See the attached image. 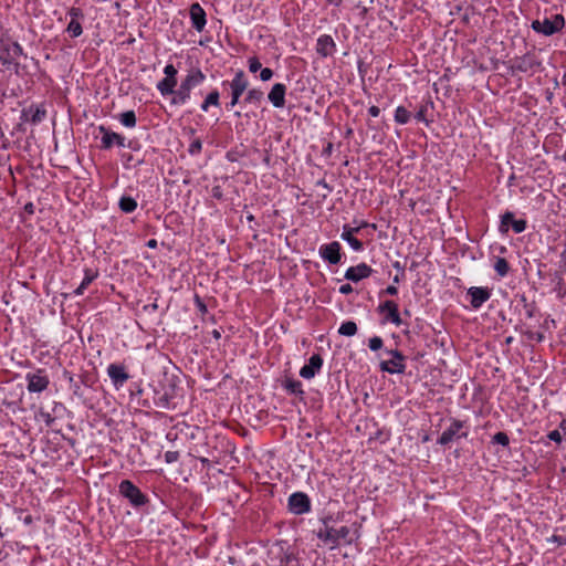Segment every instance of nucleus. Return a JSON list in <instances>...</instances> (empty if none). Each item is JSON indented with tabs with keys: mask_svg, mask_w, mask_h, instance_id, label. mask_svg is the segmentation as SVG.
Instances as JSON below:
<instances>
[{
	"mask_svg": "<svg viewBox=\"0 0 566 566\" xmlns=\"http://www.w3.org/2000/svg\"><path fill=\"white\" fill-rule=\"evenodd\" d=\"M399 281H400V280H399V276H398V275H396V276L394 277V280H392L394 284L388 285V286L386 287V290H384L381 293H385V294H388V295H391V296L397 295V294H398V289H397L396 284H397V283H399Z\"/></svg>",
	"mask_w": 566,
	"mask_h": 566,
	"instance_id": "41",
	"label": "nucleus"
},
{
	"mask_svg": "<svg viewBox=\"0 0 566 566\" xmlns=\"http://www.w3.org/2000/svg\"><path fill=\"white\" fill-rule=\"evenodd\" d=\"M189 14L192 28L198 32H202L207 23L206 12L202 7L197 2L192 3L189 9Z\"/></svg>",
	"mask_w": 566,
	"mask_h": 566,
	"instance_id": "18",
	"label": "nucleus"
},
{
	"mask_svg": "<svg viewBox=\"0 0 566 566\" xmlns=\"http://www.w3.org/2000/svg\"><path fill=\"white\" fill-rule=\"evenodd\" d=\"M410 117H411V114L406 107L398 106L396 108V111H395L396 123H398L400 125H405L410 120Z\"/></svg>",
	"mask_w": 566,
	"mask_h": 566,
	"instance_id": "31",
	"label": "nucleus"
},
{
	"mask_svg": "<svg viewBox=\"0 0 566 566\" xmlns=\"http://www.w3.org/2000/svg\"><path fill=\"white\" fill-rule=\"evenodd\" d=\"M352 292H353V287L348 283L347 284H343L339 287V293L343 294V295L350 294Z\"/></svg>",
	"mask_w": 566,
	"mask_h": 566,
	"instance_id": "50",
	"label": "nucleus"
},
{
	"mask_svg": "<svg viewBox=\"0 0 566 566\" xmlns=\"http://www.w3.org/2000/svg\"><path fill=\"white\" fill-rule=\"evenodd\" d=\"M328 520L329 518H324L322 521L323 527L315 532L317 538L324 544H329L332 549L338 547L342 542L348 545L352 544L353 537L350 535V528L348 526L334 528L328 525Z\"/></svg>",
	"mask_w": 566,
	"mask_h": 566,
	"instance_id": "1",
	"label": "nucleus"
},
{
	"mask_svg": "<svg viewBox=\"0 0 566 566\" xmlns=\"http://www.w3.org/2000/svg\"><path fill=\"white\" fill-rule=\"evenodd\" d=\"M220 105V94L218 90L211 91L206 99L202 102L200 108L202 112H208L210 106H219Z\"/></svg>",
	"mask_w": 566,
	"mask_h": 566,
	"instance_id": "23",
	"label": "nucleus"
},
{
	"mask_svg": "<svg viewBox=\"0 0 566 566\" xmlns=\"http://www.w3.org/2000/svg\"><path fill=\"white\" fill-rule=\"evenodd\" d=\"M212 196L217 199H220L222 197L220 187L212 188Z\"/></svg>",
	"mask_w": 566,
	"mask_h": 566,
	"instance_id": "53",
	"label": "nucleus"
},
{
	"mask_svg": "<svg viewBox=\"0 0 566 566\" xmlns=\"http://www.w3.org/2000/svg\"><path fill=\"white\" fill-rule=\"evenodd\" d=\"M98 130L102 134V139H101L102 146L101 147L103 149H109L114 145H116L118 147H126V144H125L126 139L123 135L112 132L103 125L98 126Z\"/></svg>",
	"mask_w": 566,
	"mask_h": 566,
	"instance_id": "11",
	"label": "nucleus"
},
{
	"mask_svg": "<svg viewBox=\"0 0 566 566\" xmlns=\"http://www.w3.org/2000/svg\"><path fill=\"white\" fill-rule=\"evenodd\" d=\"M340 249L339 242L333 241L321 245L318 253L324 261H327L331 264H338L342 259Z\"/></svg>",
	"mask_w": 566,
	"mask_h": 566,
	"instance_id": "13",
	"label": "nucleus"
},
{
	"mask_svg": "<svg viewBox=\"0 0 566 566\" xmlns=\"http://www.w3.org/2000/svg\"><path fill=\"white\" fill-rule=\"evenodd\" d=\"M165 77L176 78V75L178 73L177 69L172 64H167L164 67Z\"/></svg>",
	"mask_w": 566,
	"mask_h": 566,
	"instance_id": "45",
	"label": "nucleus"
},
{
	"mask_svg": "<svg viewBox=\"0 0 566 566\" xmlns=\"http://www.w3.org/2000/svg\"><path fill=\"white\" fill-rule=\"evenodd\" d=\"M340 238L346 241L354 251H361L364 248L361 241L355 238L352 231L347 230V228H343Z\"/></svg>",
	"mask_w": 566,
	"mask_h": 566,
	"instance_id": "22",
	"label": "nucleus"
},
{
	"mask_svg": "<svg viewBox=\"0 0 566 566\" xmlns=\"http://www.w3.org/2000/svg\"><path fill=\"white\" fill-rule=\"evenodd\" d=\"M202 149V143L200 139H195L190 145H189V153L191 155H197L201 151Z\"/></svg>",
	"mask_w": 566,
	"mask_h": 566,
	"instance_id": "43",
	"label": "nucleus"
},
{
	"mask_svg": "<svg viewBox=\"0 0 566 566\" xmlns=\"http://www.w3.org/2000/svg\"><path fill=\"white\" fill-rule=\"evenodd\" d=\"M25 113L28 115H30V120L33 124H38V123L42 122L46 115L45 109L42 107H39V106H35V107L31 106Z\"/></svg>",
	"mask_w": 566,
	"mask_h": 566,
	"instance_id": "28",
	"label": "nucleus"
},
{
	"mask_svg": "<svg viewBox=\"0 0 566 566\" xmlns=\"http://www.w3.org/2000/svg\"><path fill=\"white\" fill-rule=\"evenodd\" d=\"M205 80L206 75L200 69L195 67L189 70L187 75L182 80L179 88L176 90L175 95L171 98V104H186L190 98L191 90L201 85L205 82Z\"/></svg>",
	"mask_w": 566,
	"mask_h": 566,
	"instance_id": "2",
	"label": "nucleus"
},
{
	"mask_svg": "<svg viewBox=\"0 0 566 566\" xmlns=\"http://www.w3.org/2000/svg\"><path fill=\"white\" fill-rule=\"evenodd\" d=\"M119 209L125 213H132L137 208V201L129 196H123L120 197L118 201Z\"/></svg>",
	"mask_w": 566,
	"mask_h": 566,
	"instance_id": "26",
	"label": "nucleus"
},
{
	"mask_svg": "<svg viewBox=\"0 0 566 566\" xmlns=\"http://www.w3.org/2000/svg\"><path fill=\"white\" fill-rule=\"evenodd\" d=\"M147 245H148L149 248H156L157 242H156V240H154V239H153V240H149V241H148Z\"/></svg>",
	"mask_w": 566,
	"mask_h": 566,
	"instance_id": "56",
	"label": "nucleus"
},
{
	"mask_svg": "<svg viewBox=\"0 0 566 566\" xmlns=\"http://www.w3.org/2000/svg\"><path fill=\"white\" fill-rule=\"evenodd\" d=\"M119 494L125 497L133 507L138 509L148 503V497L130 480H123L118 485Z\"/></svg>",
	"mask_w": 566,
	"mask_h": 566,
	"instance_id": "4",
	"label": "nucleus"
},
{
	"mask_svg": "<svg viewBox=\"0 0 566 566\" xmlns=\"http://www.w3.org/2000/svg\"><path fill=\"white\" fill-rule=\"evenodd\" d=\"M463 427L464 423L461 420L452 419L449 428H447L439 437L438 443L447 446L457 439L467 438L468 432L462 430Z\"/></svg>",
	"mask_w": 566,
	"mask_h": 566,
	"instance_id": "8",
	"label": "nucleus"
},
{
	"mask_svg": "<svg viewBox=\"0 0 566 566\" xmlns=\"http://www.w3.org/2000/svg\"><path fill=\"white\" fill-rule=\"evenodd\" d=\"M493 442L501 444L503 447H507L510 443L509 436L505 432H497L493 436Z\"/></svg>",
	"mask_w": 566,
	"mask_h": 566,
	"instance_id": "38",
	"label": "nucleus"
},
{
	"mask_svg": "<svg viewBox=\"0 0 566 566\" xmlns=\"http://www.w3.org/2000/svg\"><path fill=\"white\" fill-rule=\"evenodd\" d=\"M229 85L231 90V101L227 107L232 108L240 102V97L248 90L249 80L242 70H238L233 78L229 82Z\"/></svg>",
	"mask_w": 566,
	"mask_h": 566,
	"instance_id": "5",
	"label": "nucleus"
},
{
	"mask_svg": "<svg viewBox=\"0 0 566 566\" xmlns=\"http://www.w3.org/2000/svg\"><path fill=\"white\" fill-rule=\"evenodd\" d=\"M426 113H427V106H421L419 108V111L416 113L415 115V118L418 120V122H422V123H426L428 124V120L426 118Z\"/></svg>",
	"mask_w": 566,
	"mask_h": 566,
	"instance_id": "46",
	"label": "nucleus"
},
{
	"mask_svg": "<svg viewBox=\"0 0 566 566\" xmlns=\"http://www.w3.org/2000/svg\"><path fill=\"white\" fill-rule=\"evenodd\" d=\"M468 295L470 297V304L473 308H480L489 298L492 293L489 287L483 286H472L468 290Z\"/></svg>",
	"mask_w": 566,
	"mask_h": 566,
	"instance_id": "15",
	"label": "nucleus"
},
{
	"mask_svg": "<svg viewBox=\"0 0 566 566\" xmlns=\"http://www.w3.org/2000/svg\"><path fill=\"white\" fill-rule=\"evenodd\" d=\"M513 221H515L514 213L511 212V211L504 212L501 216V222H500L499 231L501 233H503V234L507 233L509 229H510V226L512 227Z\"/></svg>",
	"mask_w": 566,
	"mask_h": 566,
	"instance_id": "29",
	"label": "nucleus"
},
{
	"mask_svg": "<svg viewBox=\"0 0 566 566\" xmlns=\"http://www.w3.org/2000/svg\"><path fill=\"white\" fill-rule=\"evenodd\" d=\"M322 366V356L319 354H313L308 359V364L301 368L300 376L304 379H312L321 370Z\"/></svg>",
	"mask_w": 566,
	"mask_h": 566,
	"instance_id": "17",
	"label": "nucleus"
},
{
	"mask_svg": "<svg viewBox=\"0 0 566 566\" xmlns=\"http://www.w3.org/2000/svg\"><path fill=\"white\" fill-rule=\"evenodd\" d=\"M67 15L71 18V20H82L84 18L83 11L77 7L70 8Z\"/></svg>",
	"mask_w": 566,
	"mask_h": 566,
	"instance_id": "42",
	"label": "nucleus"
},
{
	"mask_svg": "<svg viewBox=\"0 0 566 566\" xmlns=\"http://www.w3.org/2000/svg\"><path fill=\"white\" fill-rule=\"evenodd\" d=\"M374 270L366 263H359L355 266H350L346 270L344 277L352 282H359L364 279L369 277Z\"/></svg>",
	"mask_w": 566,
	"mask_h": 566,
	"instance_id": "16",
	"label": "nucleus"
},
{
	"mask_svg": "<svg viewBox=\"0 0 566 566\" xmlns=\"http://www.w3.org/2000/svg\"><path fill=\"white\" fill-rule=\"evenodd\" d=\"M263 92L260 88H250L247 91L244 103L252 105H260L263 101Z\"/></svg>",
	"mask_w": 566,
	"mask_h": 566,
	"instance_id": "24",
	"label": "nucleus"
},
{
	"mask_svg": "<svg viewBox=\"0 0 566 566\" xmlns=\"http://www.w3.org/2000/svg\"><path fill=\"white\" fill-rule=\"evenodd\" d=\"M382 346H384V340L379 336H374V337L369 338V340H368V347L373 352L381 349Z\"/></svg>",
	"mask_w": 566,
	"mask_h": 566,
	"instance_id": "37",
	"label": "nucleus"
},
{
	"mask_svg": "<svg viewBox=\"0 0 566 566\" xmlns=\"http://www.w3.org/2000/svg\"><path fill=\"white\" fill-rule=\"evenodd\" d=\"M285 94L286 86L283 83H276L272 86L268 98L274 107L283 108L285 106Z\"/></svg>",
	"mask_w": 566,
	"mask_h": 566,
	"instance_id": "19",
	"label": "nucleus"
},
{
	"mask_svg": "<svg viewBox=\"0 0 566 566\" xmlns=\"http://www.w3.org/2000/svg\"><path fill=\"white\" fill-rule=\"evenodd\" d=\"M118 120L125 127L133 128L136 126V114L134 111H126L118 115Z\"/></svg>",
	"mask_w": 566,
	"mask_h": 566,
	"instance_id": "27",
	"label": "nucleus"
},
{
	"mask_svg": "<svg viewBox=\"0 0 566 566\" xmlns=\"http://www.w3.org/2000/svg\"><path fill=\"white\" fill-rule=\"evenodd\" d=\"M23 55V48L18 42L2 43L0 46V61L4 66H18Z\"/></svg>",
	"mask_w": 566,
	"mask_h": 566,
	"instance_id": "6",
	"label": "nucleus"
},
{
	"mask_svg": "<svg viewBox=\"0 0 566 566\" xmlns=\"http://www.w3.org/2000/svg\"><path fill=\"white\" fill-rule=\"evenodd\" d=\"M527 228V222L525 219H518V220H515L513 221L512 223V229L515 233H522L526 230Z\"/></svg>",
	"mask_w": 566,
	"mask_h": 566,
	"instance_id": "40",
	"label": "nucleus"
},
{
	"mask_svg": "<svg viewBox=\"0 0 566 566\" xmlns=\"http://www.w3.org/2000/svg\"><path fill=\"white\" fill-rule=\"evenodd\" d=\"M336 44L331 35L323 34L317 39L316 43V52L323 56L327 57L332 55L335 51Z\"/></svg>",
	"mask_w": 566,
	"mask_h": 566,
	"instance_id": "20",
	"label": "nucleus"
},
{
	"mask_svg": "<svg viewBox=\"0 0 566 566\" xmlns=\"http://www.w3.org/2000/svg\"><path fill=\"white\" fill-rule=\"evenodd\" d=\"M548 439L556 442V443H560L562 442V434L559 432V430H553L548 433Z\"/></svg>",
	"mask_w": 566,
	"mask_h": 566,
	"instance_id": "48",
	"label": "nucleus"
},
{
	"mask_svg": "<svg viewBox=\"0 0 566 566\" xmlns=\"http://www.w3.org/2000/svg\"><path fill=\"white\" fill-rule=\"evenodd\" d=\"M532 29L539 34L551 36L560 32L565 27V18L562 14H555L551 19L534 20L531 24Z\"/></svg>",
	"mask_w": 566,
	"mask_h": 566,
	"instance_id": "3",
	"label": "nucleus"
},
{
	"mask_svg": "<svg viewBox=\"0 0 566 566\" xmlns=\"http://www.w3.org/2000/svg\"><path fill=\"white\" fill-rule=\"evenodd\" d=\"M338 333L344 336H354L357 333V325L353 321H346L339 326Z\"/></svg>",
	"mask_w": 566,
	"mask_h": 566,
	"instance_id": "33",
	"label": "nucleus"
},
{
	"mask_svg": "<svg viewBox=\"0 0 566 566\" xmlns=\"http://www.w3.org/2000/svg\"><path fill=\"white\" fill-rule=\"evenodd\" d=\"M368 226L367 222L363 221L359 226L357 227H349L348 224H345L343 228H347V230L352 231L353 234L355 233H358L363 228H366Z\"/></svg>",
	"mask_w": 566,
	"mask_h": 566,
	"instance_id": "49",
	"label": "nucleus"
},
{
	"mask_svg": "<svg viewBox=\"0 0 566 566\" xmlns=\"http://www.w3.org/2000/svg\"><path fill=\"white\" fill-rule=\"evenodd\" d=\"M391 356L389 360L380 363V369L389 374H403L406 370L405 356L396 349L386 350Z\"/></svg>",
	"mask_w": 566,
	"mask_h": 566,
	"instance_id": "7",
	"label": "nucleus"
},
{
	"mask_svg": "<svg viewBox=\"0 0 566 566\" xmlns=\"http://www.w3.org/2000/svg\"><path fill=\"white\" fill-rule=\"evenodd\" d=\"M164 457H165V461L167 463H175L179 459V452L178 451H167V452H165Z\"/></svg>",
	"mask_w": 566,
	"mask_h": 566,
	"instance_id": "44",
	"label": "nucleus"
},
{
	"mask_svg": "<svg viewBox=\"0 0 566 566\" xmlns=\"http://www.w3.org/2000/svg\"><path fill=\"white\" fill-rule=\"evenodd\" d=\"M176 84V78L164 77L161 81L157 83V90L160 92L163 96L175 95Z\"/></svg>",
	"mask_w": 566,
	"mask_h": 566,
	"instance_id": "21",
	"label": "nucleus"
},
{
	"mask_svg": "<svg viewBox=\"0 0 566 566\" xmlns=\"http://www.w3.org/2000/svg\"><path fill=\"white\" fill-rule=\"evenodd\" d=\"M378 312L385 315L384 323H391L396 326H400L402 324V319L398 312V305L394 301H385L379 304Z\"/></svg>",
	"mask_w": 566,
	"mask_h": 566,
	"instance_id": "12",
	"label": "nucleus"
},
{
	"mask_svg": "<svg viewBox=\"0 0 566 566\" xmlns=\"http://www.w3.org/2000/svg\"><path fill=\"white\" fill-rule=\"evenodd\" d=\"M368 114H369L371 117H377V116H379V114H380V109H379V107H378V106L373 105V106H370V107L368 108Z\"/></svg>",
	"mask_w": 566,
	"mask_h": 566,
	"instance_id": "51",
	"label": "nucleus"
},
{
	"mask_svg": "<svg viewBox=\"0 0 566 566\" xmlns=\"http://www.w3.org/2000/svg\"><path fill=\"white\" fill-rule=\"evenodd\" d=\"M107 375L115 388L119 389L129 379L124 365L111 364L107 367Z\"/></svg>",
	"mask_w": 566,
	"mask_h": 566,
	"instance_id": "14",
	"label": "nucleus"
},
{
	"mask_svg": "<svg viewBox=\"0 0 566 566\" xmlns=\"http://www.w3.org/2000/svg\"><path fill=\"white\" fill-rule=\"evenodd\" d=\"M95 277L96 273H93L91 270H85V276L82 280L80 286L74 291V294L82 295Z\"/></svg>",
	"mask_w": 566,
	"mask_h": 566,
	"instance_id": "30",
	"label": "nucleus"
},
{
	"mask_svg": "<svg viewBox=\"0 0 566 566\" xmlns=\"http://www.w3.org/2000/svg\"><path fill=\"white\" fill-rule=\"evenodd\" d=\"M260 78L263 82L270 81L273 76V71L269 67H264L260 70Z\"/></svg>",
	"mask_w": 566,
	"mask_h": 566,
	"instance_id": "47",
	"label": "nucleus"
},
{
	"mask_svg": "<svg viewBox=\"0 0 566 566\" xmlns=\"http://www.w3.org/2000/svg\"><path fill=\"white\" fill-rule=\"evenodd\" d=\"M559 429L563 430L564 432H566V419H563L559 422Z\"/></svg>",
	"mask_w": 566,
	"mask_h": 566,
	"instance_id": "54",
	"label": "nucleus"
},
{
	"mask_svg": "<svg viewBox=\"0 0 566 566\" xmlns=\"http://www.w3.org/2000/svg\"><path fill=\"white\" fill-rule=\"evenodd\" d=\"M66 32L72 38H77L83 33V28L81 24V20H71L67 24Z\"/></svg>",
	"mask_w": 566,
	"mask_h": 566,
	"instance_id": "34",
	"label": "nucleus"
},
{
	"mask_svg": "<svg viewBox=\"0 0 566 566\" xmlns=\"http://www.w3.org/2000/svg\"><path fill=\"white\" fill-rule=\"evenodd\" d=\"M283 387L290 394H293V395H296V396H300V397H303V395H304L302 382L298 381V380L286 379L283 382Z\"/></svg>",
	"mask_w": 566,
	"mask_h": 566,
	"instance_id": "25",
	"label": "nucleus"
},
{
	"mask_svg": "<svg viewBox=\"0 0 566 566\" xmlns=\"http://www.w3.org/2000/svg\"><path fill=\"white\" fill-rule=\"evenodd\" d=\"M281 566H303L301 560L293 554L286 555L282 562Z\"/></svg>",
	"mask_w": 566,
	"mask_h": 566,
	"instance_id": "36",
	"label": "nucleus"
},
{
	"mask_svg": "<svg viewBox=\"0 0 566 566\" xmlns=\"http://www.w3.org/2000/svg\"><path fill=\"white\" fill-rule=\"evenodd\" d=\"M289 510L295 515H302L311 511L310 497L303 492H295L289 496Z\"/></svg>",
	"mask_w": 566,
	"mask_h": 566,
	"instance_id": "10",
	"label": "nucleus"
},
{
	"mask_svg": "<svg viewBox=\"0 0 566 566\" xmlns=\"http://www.w3.org/2000/svg\"><path fill=\"white\" fill-rule=\"evenodd\" d=\"M25 523H30L31 522V516H27L25 520H24Z\"/></svg>",
	"mask_w": 566,
	"mask_h": 566,
	"instance_id": "57",
	"label": "nucleus"
},
{
	"mask_svg": "<svg viewBox=\"0 0 566 566\" xmlns=\"http://www.w3.org/2000/svg\"><path fill=\"white\" fill-rule=\"evenodd\" d=\"M532 67V61L527 56L520 57L515 61L514 69L520 72H527Z\"/></svg>",
	"mask_w": 566,
	"mask_h": 566,
	"instance_id": "35",
	"label": "nucleus"
},
{
	"mask_svg": "<svg viewBox=\"0 0 566 566\" xmlns=\"http://www.w3.org/2000/svg\"><path fill=\"white\" fill-rule=\"evenodd\" d=\"M212 336H213L216 339H219V338L221 337V334H220V332H219V331L213 329V331H212Z\"/></svg>",
	"mask_w": 566,
	"mask_h": 566,
	"instance_id": "55",
	"label": "nucleus"
},
{
	"mask_svg": "<svg viewBox=\"0 0 566 566\" xmlns=\"http://www.w3.org/2000/svg\"><path fill=\"white\" fill-rule=\"evenodd\" d=\"M248 65H249V71L251 73H256L258 71H260L262 69V64L256 56L249 57Z\"/></svg>",
	"mask_w": 566,
	"mask_h": 566,
	"instance_id": "39",
	"label": "nucleus"
},
{
	"mask_svg": "<svg viewBox=\"0 0 566 566\" xmlns=\"http://www.w3.org/2000/svg\"><path fill=\"white\" fill-rule=\"evenodd\" d=\"M331 2H334L335 4H338L342 0H329Z\"/></svg>",
	"mask_w": 566,
	"mask_h": 566,
	"instance_id": "58",
	"label": "nucleus"
},
{
	"mask_svg": "<svg viewBox=\"0 0 566 566\" xmlns=\"http://www.w3.org/2000/svg\"><path fill=\"white\" fill-rule=\"evenodd\" d=\"M196 304L200 312H202V313L207 312L206 304L199 297H196Z\"/></svg>",
	"mask_w": 566,
	"mask_h": 566,
	"instance_id": "52",
	"label": "nucleus"
},
{
	"mask_svg": "<svg viewBox=\"0 0 566 566\" xmlns=\"http://www.w3.org/2000/svg\"><path fill=\"white\" fill-rule=\"evenodd\" d=\"M554 539H555V542L562 543V541H559L556 536H554Z\"/></svg>",
	"mask_w": 566,
	"mask_h": 566,
	"instance_id": "59",
	"label": "nucleus"
},
{
	"mask_svg": "<svg viewBox=\"0 0 566 566\" xmlns=\"http://www.w3.org/2000/svg\"><path fill=\"white\" fill-rule=\"evenodd\" d=\"M25 380L28 382L27 388L29 392H42L50 384V379L43 369H38L35 373H28Z\"/></svg>",
	"mask_w": 566,
	"mask_h": 566,
	"instance_id": "9",
	"label": "nucleus"
},
{
	"mask_svg": "<svg viewBox=\"0 0 566 566\" xmlns=\"http://www.w3.org/2000/svg\"><path fill=\"white\" fill-rule=\"evenodd\" d=\"M493 268L501 277L506 276L510 271L509 262L504 258H496Z\"/></svg>",
	"mask_w": 566,
	"mask_h": 566,
	"instance_id": "32",
	"label": "nucleus"
}]
</instances>
